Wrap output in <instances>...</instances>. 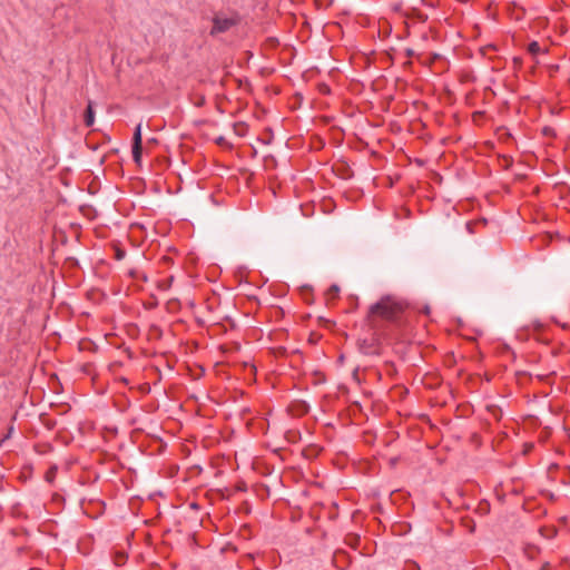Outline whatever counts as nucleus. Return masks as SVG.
Here are the masks:
<instances>
[{"mask_svg": "<svg viewBox=\"0 0 570 570\" xmlns=\"http://www.w3.org/2000/svg\"><path fill=\"white\" fill-rule=\"evenodd\" d=\"M321 88H322L323 92H328L330 91V89H328V87L326 85H322Z\"/></svg>", "mask_w": 570, "mask_h": 570, "instance_id": "nucleus-19", "label": "nucleus"}, {"mask_svg": "<svg viewBox=\"0 0 570 570\" xmlns=\"http://www.w3.org/2000/svg\"><path fill=\"white\" fill-rule=\"evenodd\" d=\"M367 322L376 337L371 341H361L358 343L360 351L364 354L381 355L390 345L386 330L392 322V296L385 295L370 307Z\"/></svg>", "mask_w": 570, "mask_h": 570, "instance_id": "nucleus-1", "label": "nucleus"}, {"mask_svg": "<svg viewBox=\"0 0 570 570\" xmlns=\"http://www.w3.org/2000/svg\"><path fill=\"white\" fill-rule=\"evenodd\" d=\"M542 134H543L544 136H548V137H550V136H554V135H556V134H554V129H553V128H551V127H544V128L542 129Z\"/></svg>", "mask_w": 570, "mask_h": 570, "instance_id": "nucleus-13", "label": "nucleus"}, {"mask_svg": "<svg viewBox=\"0 0 570 570\" xmlns=\"http://www.w3.org/2000/svg\"><path fill=\"white\" fill-rule=\"evenodd\" d=\"M393 10L394 11L399 10V7L394 4Z\"/></svg>", "mask_w": 570, "mask_h": 570, "instance_id": "nucleus-24", "label": "nucleus"}, {"mask_svg": "<svg viewBox=\"0 0 570 570\" xmlns=\"http://www.w3.org/2000/svg\"><path fill=\"white\" fill-rule=\"evenodd\" d=\"M205 102V98L204 97H200L199 100L195 104L197 107H200L203 106Z\"/></svg>", "mask_w": 570, "mask_h": 570, "instance_id": "nucleus-18", "label": "nucleus"}, {"mask_svg": "<svg viewBox=\"0 0 570 570\" xmlns=\"http://www.w3.org/2000/svg\"><path fill=\"white\" fill-rule=\"evenodd\" d=\"M142 155V145H132V158L136 164H140Z\"/></svg>", "mask_w": 570, "mask_h": 570, "instance_id": "nucleus-6", "label": "nucleus"}, {"mask_svg": "<svg viewBox=\"0 0 570 570\" xmlns=\"http://www.w3.org/2000/svg\"><path fill=\"white\" fill-rule=\"evenodd\" d=\"M403 215L409 216L410 215V210L409 209H404Z\"/></svg>", "mask_w": 570, "mask_h": 570, "instance_id": "nucleus-22", "label": "nucleus"}, {"mask_svg": "<svg viewBox=\"0 0 570 570\" xmlns=\"http://www.w3.org/2000/svg\"><path fill=\"white\" fill-rule=\"evenodd\" d=\"M85 125L87 127H91L95 122V112H94V108H92V102L89 101L88 102V106H87V109L85 111Z\"/></svg>", "mask_w": 570, "mask_h": 570, "instance_id": "nucleus-5", "label": "nucleus"}, {"mask_svg": "<svg viewBox=\"0 0 570 570\" xmlns=\"http://www.w3.org/2000/svg\"><path fill=\"white\" fill-rule=\"evenodd\" d=\"M393 306H394V332H395L396 328H403V326H405L409 323V315H405L404 317L397 316L399 312H403V306L401 303L396 302L395 299H394ZM406 331H407V328L404 327V333Z\"/></svg>", "mask_w": 570, "mask_h": 570, "instance_id": "nucleus-3", "label": "nucleus"}, {"mask_svg": "<svg viewBox=\"0 0 570 570\" xmlns=\"http://www.w3.org/2000/svg\"><path fill=\"white\" fill-rule=\"evenodd\" d=\"M240 126H242V125H239V124H235V125H234V129H235V131H237V130H238V127H240Z\"/></svg>", "mask_w": 570, "mask_h": 570, "instance_id": "nucleus-20", "label": "nucleus"}, {"mask_svg": "<svg viewBox=\"0 0 570 570\" xmlns=\"http://www.w3.org/2000/svg\"><path fill=\"white\" fill-rule=\"evenodd\" d=\"M540 45L537 42V41H532L529 43L528 46V51L531 53V55H538L540 52Z\"/></svg>", "mask_w": 570, "mask_h": 570, "instance_id": "nucleus-9", "label": "nucleus"}, {"mask_svg": "<svg viewBox=\"0 0 570 570\" xmlns=\"http://www.w3.org/2000/svg\"><path fill=\"white\" fill-rule=\"evenodd\" d=\"M399 390V396L403 399L407 394V390L402 385H394V391Z\"/></svg>", "mask_w": 570, "mask_h": 570, "instance_id": "nucleus-12", "label": "nucleus"}, {"mask_svg": "<svg viewBox=\"0 0 570 570\" xmlns=\"http://www.w3.org/2000/svg\"><path fill=\"white\" fill-rule=\"evenodd\" d=\"M116 559H117V562H119L120 560L124 561L126 559V554L125 553H117Z\"/></svg>", "mask_w": 570, "mask_h": 570, "instance_id": "nucleus-17", "label": "nucleus"}, {"mask_svg": "<svg viewBox=\"0 0 570 570\" xmlns=\"http://www.w3.org/2000/svg\"><path fill=\"white\" fill-rule=\"evenodd\" d=\"M405 351L417 353V346L412 344H401L400 348L394 347V353L399 354L402 360H405Z\"/></svg>", "mask_w": 570, "mask_h": 570, "instance_id": "nucleus-4", "label": "nucleus"}, {"mask_svg": "<svg viewBox=\"0 0 570 570\" xmlns=\"http://www.w3.org/2000/svg\"><path fill=\"white\" fill-rule=\"evenodd\" d=\"M215 141H216V144H217V145H219V146H230V145L226 141V139H225L224 137H222V136H220V137H218V138H216V140H215Z\"/></svg>", "mask_w": 570, "mask_h": 570, "instance_id": "nucleus-14", "label": "nucleus"}, {"mask_svg": "<svg viewBox=\"0 0 570 570\" xmlns=\"http://www.w3.org/2000/svg\"><path fill=\"white\" fill-rule=\"evenodd\" d=\"M410 525L409 524H400L399 527H396V524L394 523V532H393V535H401V534H405L409 530H410Z\"/></svg>", "mask_w": 570, "mask_h": 570, "instance_id": "nucleus-8", "label": "nucleus"}, {"mask_svg": "<svg viewBox=\"0 0 570 570\" xmlns=\"http://www.w3.org/2000/svg\"><path fill=\"white\" fill-rule=\"evenodd\" d=\"M132 145H142V142H141V125L140 124H138L135 129L134 137H132Z\"/></svg>", "mask_w": 570, "mask_h": 570, "instance_id": "nucleus-7", "label": "nucleus"}, {"mask_svg": "<svg viewBox=\"0 0 570 570\" xmlns=\"http://www.w3.org/2000/svg\"><path fill=\"white\" fill-rule=\"evenodd\" d=\"M56 472H57V468L56 466H52L50 468L47 473H46V479L47 481L49 482H52V480L55 479L56 476Z\"/></svg>", "mask_w": 570, "mask_h": 570, "instance_id": "nucleus-11", "label": "nucleus"}, {"mask_svg": "<svg viewBox=\"0 0 570 570\" xmlns=\"http://www.w3.org/2000/svg\"><path fill=\"white\" fill-rule=\"evenodd\" d=\"M125 257V252L121 250V249H117L116 250V258L117 259H122Z\"/></svg>", "mask_w": 570, "mask_h": 570, "instance_id": "nucleus-15", "label": "nucleus"}, {"mask_svg": "<svg viewBox=\"0 0 570 570\" xmlns=\"http://www.w3.org/2000/svg\"><path fill=\"white\" fill-rule=\"evenodd\" d=\"M236 489H237L238 491H245V490H246V484H245L244 482L238 483V484H237V487H236Z\"/></svg>", "mask_w": 570, "mask_h": 570, "instance_id": "nucleus-16", "label": "nucleus"}, {"mask_svg": "<svg viewBox=\"0 0 570 570\" xmlns=\"http://www.w3.org/2000/svg\"><path fill=\"white\" fill-rule=\"evenodd\" d=\"M338 293H340V287L336 284L332 285L327 291V295L331 297H336L338 295Z\"/></svg>", "mask_w": 570, "mask_h": 570, "instance_id": "nucleus-10", "label": "nucleus"}, {"mask_svg": "<svg viewBox=\"0 0 570 570\" xmlns=\"http://www.w3.org/2000/svg\"><path fill=\"white\" fill-rule=\"evenodd\" d=\"M403 215L409 216L410 215V210L409 209H404Z\"/></svg>", "mask_w": 570, "mask_h": 570, "instance_id": "nucleus-23", "label": "nucleus"}, {"mask_svg": "<svg viewBox=\"0 0 570 570\" xmlns=\"http://www.w3.org/2000/svg\"><path fill=\"white\" fill-rule=\"evenodd\" d=\"M406 55H407V56H412V55H413L412 50L406 49Z\"/></svg>", "mask_w": 570, "mask_h": 570, "instance_id": "nucleus-21", "label": "nucleus"}, {"mask_svg": "<svg viewBox=\"0 0 570 570\" xmlns=\"http://www.w3.org/2000/svg\"><path fill=\"white\" fill-rule=\"evenodd\" d=\"M239 17H230V18H223L219 16H215L213 19V28L210 30V35L215 36L216 33L226 32L230 28L235 27L239 23Z\"/></svg>", "mask_w": 570, "mask_h": 570, "instance_id": "nucleus-2", "label": "nucleus"}]
</instances>
